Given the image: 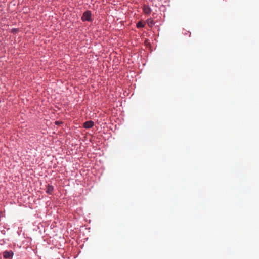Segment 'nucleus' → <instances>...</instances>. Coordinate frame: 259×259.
Segmentation results:
<instances>
[{
    "instance_id": "obj_1",
    "label": "nucleus",
    "mask_w": 259,
    "mask_h": 259,
    "mask_svg": "<svg viewBox=\"0 0 259 259\" xmlns=\"http://www.w3.org/2000/svg\"><path fill=\"white\" fill-rule=\"evenodd\" d=\"M82 21H92V13L91 11L87 10L85 11L81 18Z\"/></svg>"
},
{
    "instance_id": "obj_2",
    "label": "nucleus",
    "mask_w": 259,
    "mask_h": 259,
    "mask_svg": "<svg viewBox=\"0 0 259 259\" xmlns=\"http://www.w3.org/2000/svg\"><path fill=\"white\" fill-rule=\"evenodd\" d=\"M13 254L12 250H6L3 252V257L7 259H13Z\"/></svg>"
},
{
    "instance_id": "obj_3",
    "label": "nucleus",
    "mask_w": 259,
    "mask_h": 259,
    "mask_svg": "<svg viewBox=\"0 0 259 259\" xmlns=\"http://www.w3.org/2000/svg\"><path fill=\"white\" fill-rule=\"evenodd\" d=\"M94 123L93 121L91 120L87 121L83 123V127L85 128L89 129L92 127L94 126Z\"/></svg>"
},
{
    "instance_id": "obj_4",
    "label": "nucleus",
    "mask_w": 259,
    "mask_h": 259,
    "mask_svg": "<svg viewBox=\"0 0 259 259\" xmlns=\"http://www.w3.org/2000/svg\"><path fill=\"white\" fill-rule=\"evenodd\" d=\"M143 12L146 14H149L151 13V9L148 5H144L143 6Z\"/></svg>"
},
{
    "instance_id": "obj_5",
    "label": "nucleus",
    "mask_w": 259,
    "mask_h": 259,
    "mask_svg": "<svg viewBox=\"0 0 259 259\" xmlns=\"http://www.w3.org/2000/svg\"><path fill=\"white\" fill-rule=\"evenodd\" d=\"M54 187L51 185H48L47 187L46 193L48 194L51 195L53 192Z\"/></svg>"
},
{
    "instance_id": "obj_6",
    "label": "nucleus",
    "mask_w": 259,
    "mask_h": 259,
    "mask_svg": "<svg viewBox=\"0 0 259 259\" xmlns=\"http://www.w3.org/2000/svg\"><path fill=\"white\" fill-rule=\"evenodd\" d=\"M147 23L150 27H152L154 24L153 20L152 19H148L147 20Z\"/></svg>"
},
{
    "instance_id": "obj_7",
    "label": "nucleus",
    "mask_w": 259,
    "mask_h": 259,
    "mask_svg": "<svg viewBox=\"0 0 259 259\" xmlns=\"http://www.w3.org/2000/svg\"><path fill=\"white\" fill-rule=\"evenodd\" d=\"M144 26V24L142 22H138L137 24V27L138 28H143Z\"/></svg>"
},
{
    "instance_id": "obj_8",
    "label": "nucleus",
    "mask_w": 259,
    "mask_h": 259,
    "mask_svg": "<svg viewBox=\"0 0 259 259\" xmlns=\"http://www.w3.org/2000/svg\"><path fill=\"white\" fill-rule=\"evenodd\" d=\"M17 31H18V30H17V29H16V28H13V29H12V31H11V32H12V33H16V32H17Z\"/></svg>"
}]
</instances>
